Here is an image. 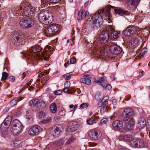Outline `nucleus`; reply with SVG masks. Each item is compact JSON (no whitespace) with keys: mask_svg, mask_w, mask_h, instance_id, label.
I'll use <instances>...</instances> for the list:
<instances>
[{"mask_svg":"<svg viewBox=\"0 0 150 150\" xmlns=\"http://www.w3.org/2000/svg\"><path fill=\"white\" fill-rule=\"evenodd\" d=\"M29 16L30 17L32 16L34 17L35 12V8L30 6V7L29 8Z\"/></svg>","mask_w":150,"mask_h":150,"instance_id":"c756f323","label":"nucleus"},{"mask_svg":"<svg viewBox=\"0 0 150 150\" xmlns=\"http://www.w3.org/2000/svg\"><path fill=\"white\" fill-rule=\"evenodd\" d=\"M50 110L51 112L52 113H55L57 110V105L54 103H52L50 107Z\"/></svg>","mask_w":150,"mask_h":150,"instance_id":"cd10ccee","label":"nucleus"},{"mask_svg":"<svg viewBox=\"0 0 150 150\" xmlns=\"http://www.w3.org/2000/svg\"><path fill=\"white\" fill-rule=\"evenodd\" d=\"M105 78L106 77L105 76H103L101 78H99L98 79L100 83L101 82H103V81L105 79Z\"/></svg>","mask_w":150,"mask_h":150,"instance_id":"13d9d810","label":"nucleus"},{"mask_svg":"<svg viewBox=\"0 0 150 150\" xmlns=\"http://www.w3.org/2000/svg\"><path fill=\"white\" fill-rule=\"evenodd\" d=\"M76 62V59L74 57H73L70 59V63L71 64H74Z\"/></svg>","mask_w":150,"mask_h":150,"instance_id":"864d4df0","label":"nucleus"},{"mask_svg":"<svg viewBox=\"0 0 150 150\" xmlns=\"http://www.w3.org/2000/svg\"><path fill=\"white\" fill-rule=\"evenodd\" d=\"M80 81L81 82L84 83L87 85H89L91 83V80L87 78L83 77L80 80Z\"/></svg>","mask_w":150,"mask_h":150,"instance_id":"c85d7f7f","label":"nucleus"},{"mask_svg":"<svg viewBox=\"0 0 150 150\" xmlns=\"http://www.w3.org/2000/svg\"><path fill=\"white\" fill-rule=\"evenodd\" d=\"M110 49L112 53L116 54L120 53L122 51V48L118 46L116 43H111Z\"/></svg>","mask_w":150,"mask_h":150,"instance_id":"6e6552de","label":"nucleus"},{"mask_svg":"<svg viewBox=\"0 0 150 150\" xmlns=\"http://www.w3.org/2000/svg\"><path fill=\"white\" fill-rule=\"evenodd\" d=\"M138 44L139 42L136 39L132 38L129 42V45L130 47L134 48L136 47Z\"/></svg>","mask_w":150,"mask_h":150,"instance_id":"5701e85b","label":"nucleus"},{"mask_svg":"<svg viewBox=\"0 0 150 150\" xmlns=\"http://www.w3.org/2000/svg\"><path fill=\"white\" fill-rule=\"evenodd\" d=\"M89 14V13L87 11L82 9L80 10L78 13V16L81 19L84 18L87 16Z\"/></svg>","mask_w":150,"mask_h":150,"instance_id":"b1692460","label":"nucleus"},{"mask_svg":"<svg viewBox=\"0 0 150 150\" xmlns=\"http://www.w3.org/2000/svg\"><path fill=\"white\" fill-rule=\"evenodd\" d=\"M147 49L146 48L144 47L143 49L141 51V52L140 53V54L143 55L145 54L147 52Z\"/></svg>","mask_w":150,"mask_h":150,"instance_id":"49530a36","label":"nucleus"},{"mask_svg":"<svg viewBox=\"0 0 150 150\" xmlns=\"http://www.w3.org/2000/svg\"><path fill=\"white\" fill-rule=\"evenodd\" d=\"M40 51V47L38 45H35L29 49V52H30L35 53L34 54V57L35 56L37 59L38 60L44 59L45 60H47L49 57V55L47 54V53L46 52H42L40 54L38 53Z\"/></svg>","mask_w":150,"mask_h":150,"instance_id":"7ed1b4c3","label":"nucleus"},{"mask_svg":"<svg viewBox=\"0 0 150 150\" xmlns=\"http://www.w3.org/2000/svg\"><path fill=\"white\" fill-rule=\"evenodd\" d=\"M140 1V0H128L127 2L128 6L130 9L131 8H134Z\"/></svg>","mask_w":150,"mask_h":150,"instance_id":"a211bd4d","label":"nucleus"},{"mask_svg":"<svg viewBox=\"0 0 150 150\" xmlns=\"http://www.w3.org/2000/svg\"><path fill=\"white\" fill-rule=\"evenodd\" d=\"M109 99V97L108 96H105L102 100V102H103V103L105 104V102H108L107 101Z\"/></svg>","mask_w":150,"mask_h":150,"instance_id":"6e6d98bb","label":"nucleus"},{"mask_svg":"<svg viewBox=\"0 0 150 150\" xmlns=\"http://www.w3.org/2000/svg\"><path fill=\"white\" fill-rule=\"evenodd\" d=\"M136 31V29L132 26H130L123 31L124 35L127 36H131Z\"/></svg>","mask_w":150,"mask_h":150,"instance_id":"9b49d317","label":"nucleus"},{"mask_svg":"<svg viewBox=\"0 0 150 150\" xmlns=\"http://www.w3.org/2000/svg\"><path fill=\"white\" fill-rule=\"evenodd\" d=\"M28 18H24L22 19L19 22L20 27L23 29L28 28Z\"/></svg>","mask_w":150,"mask_h":150,"instance_id":"f3484780","label":"nucleus"},{"mask_svg":"<svg viewBox=\"0 0 150 150\" xmlns=\"http://www.w3.org/2000/svg\"><path fill=\"white\" fill-rule=\"evenodd\" d=\"M105 88H106L108 90H110L112 88V87L110 84H107L106 85Z\"/></svg>","mask_w":150,"mask_h":150,"instance_id":"052dcab7","label":"nucleus"},{"mask_svg":"<svg viewBox=\"0 0 150 150\" xmlns=\"http://www.w3.org/2000/svg\"><path fill=\"white\" fill-rule=\"evenodd\" d=\"M122 114L123 119H129L131 118L130 117L133 116V112L130 109H126L123 110Z\"/></svg>","mask_w":150,"mask_h":150,"instance_id":"f8f14e48","label":"nucleus"},{"mask_svg":"<svg viewBox=\"0 0 150 150\" xmlns=\"http://www.w3.org/2000/svg\"><path fill=\"white\" fill-rule=\"evenodd\" d=\"M18 142V141L17 140H15L13 141V144H11V146H12V147H16L17 146L18 143L17 142Z\"/></svg>","mask_w":150,"mask_h":150,"instance_id":"8fccbe9b","label":"nucleus"},{"mask_svg":"<svg viewBox=\"0 0 150 150\" xmlns=\"http://www.w3.org/2000/svg\"><path fill=\"white\" fill-rule=\"evenodd\" d=\"M103 102H102V100L101 102L98 103V105L99 107H102V105H103Z\"/></svg>","mask_w":150,"mask_h":150,"instance_id":"0e129e2a","label":"nucleus"},{"mask_svg":"<svg viewBox=\"0 0 150 150\" xmlns=\"http://www.w3.org/2000/svg\"><path fill=\"white\" fill-rule=\"evenodd\" d=\"M39 117L40 118H44L45 116V114L43 112H40L39 113Z\"/></svg>","mask_w":150,"mask_h":150,"instance_id":"a18cd8bd","label":"nucleus"},{"mask_svg":"<svg viewBox=\"0 0 150 150\" xmlns=\"http://www.w3.org/2000/svg\"><path fill=\"white\" fill-rule=\"evenodd\" d=\"M38 19L41 23L45 25L51 23L54 20L53 14L48 10L44 9L39 13Z\"/></svg>","mask_w":150,"mask_h":150,"instance_id":"f03ea898","label":"nucleus"},{"mask_svg":"<svg viewBox=\"0 0 150 150\" xmlns=\"http://www.w3.org/2000/svg\"><path fill=\"white\" fill-rule=\"evenodd\" d=\"M109 32L107 30L100 32V41L102 44L106 43L109 38Z\"/></svg>","mask_w":150,"mask_h":150,"instance_id":"39448f33","label":"nucleus"},{"mask_svg":"<svg viewBox=\"0 0 150 150\" xmlns=\"http://www.w3.org/2000/svg\"><path fill=\"white\" fill-rule=\"evenodd\" d=\"M24 35L21 33L19 32L16 31H14L12 34V39L11 40L12 43L14 44L17 41L21 40V39H24Z\"/></svg>","mask_w":150,"mask_h":150,"instance_id":"0eeeda50","label":"nucleus"},{"mask_svg":"<svg viewBox=\"0 0 150 150\" xmlns=\"http://www.w3.org/2000/svg\"><path fill=\"white\" fill-rule=\"evenodd\" d=\"M75 138L74 137L70 138L66 143V144H69L75 140Z\"/></svg>","mask_w":150,"mask_h":150,"instance_id":"79ce46f5","label":"nucleus"},{"mask_svg":"<svg viewBox=\"0 0 150 150\" xmlns=\"http://www.w3.org/2000/svg\"><path fill=\"white\" fill-rule=\"evenodd\" d=\"M125 124L124 129L125 130H129L132 129L134 125V122L131 118L129 119H123Z\"/></svg>","mask_w":150,"mask_h":150,"instance_id":"1a4fd4ad","label":"nucleus"},{"mask_svg":"<svg viewBox=\"0 0 150 150\" xmlns=\"http://www.w3.org/2000/svg\"><path fill=\"white\" fill-rule=\"evenodd\" d=\"M112 126L115 129L119 130L123 127L122 122L120 120L115 121L112 123Z\"/></svg>","mask_w":150,"mask_h":150,"instance_id":"4be33fe9","label":"nucleus"},{"mask_svg":"<svg viewBox=\"0 0 150 150\" xmlns=\"http://www.w3.org/2000/svg\"><path fill=\"white\" fill-rule=\"evenodd\" d=\"M72 75L71 73H70L64 75L62 76L65 78V80H68L71 79Z\"/></svg>","mask_w":150,"mask_h":150,"instance_id":"f704fd0d","label":"nucleus"},{"mask_svg":"<svg viewBox=\"0 0 150 150\" xmlns=\"http://www.w3.org/2000/svg\"><path fill=\"white\" fill-rule=\"evenodd\" d=\"M108 119L105 118L102 119L100 120V123L101 124H106V123L108 122Z\"/></svg>","mask_w":150,"mask_h":150,"instance_id":"603ef678","label":"nucleus"},{"mask_svg":"<svg viewBox=\"0 0 150 150\" xmlns=\"http://www.w3.org/2000/svg\"><path fill=\"white\" fill-rule=\"evenodd\" d=\"M146 120L143 117L140 118L138 121L137 125V128L139 130L144 128L145 126Z\"/></svg>","mask_w":150,"mask_h":150,"instance_id":"6ab92c4d","label":"nucleus"},{"mask_svg":"<svg viewBox=\"0 0 150 150\" xmlns=\"http://www.w3.org/2000/svg\"><path fill=\"white\" fill-rule=\"evenodd\" d=\"M40 127L38 126H34L29 130V134L30 135H35L38 134L40 130Z\"/></svg>","mask_w":150,"mask_h":150,"instance_id":"dca6fc26","label":"nucleus"},{"mask_svg":"<svg viewBox=\"0 0 150 150\" xmlns=\"http://www.w3.org/2000/svg\"><path fill=\"white\" fill-rule=\"evenodd\" d=\"M64 142L63 139H59L56 141L55 143L58 146H61L64 143Z\"/></svg>","mask_w":150,"mask_h":150,"instance_id":"e433bc0d","label":"nucleus"},{"mask_svg":"<svg viewBox=\"0 0 150 150\" xmlns=\"http://www.w3.org/2000/svg\"><path fill=\"white\" fill-rule=\"evenodd\" d=\"M66 114L65 111L64 110H62L59 112V115L61 116L64 115Z\"/></svg>","mask_w":150,"mask_h":150,"instance_id":"4d7b16f0","label":"nucleus"},{"mask_svg":"<svg viewBox=\"0 0 150 150\" xmlns=\"http://www.w3.org/2000/svg\"><path fill=\"white\" fill-rule=\"evenodd\" d=\"M20 100L19 98L17 97L14 98L10 102V104L12 106H15L17 103L18 102L20 101Z\"/></svg>","mask_w":150,"mask_h":150,"instance_id":"72a5a7b5","label":"nucleus"},{"mask_svg":"<svg viewBox=\"0 0 150 150\" xmlns=\"http://www.w3.org/2000/svg\"><path fill=\"white\" fill-rule=\"evenodd\" d=\"M22 126L21 123L17 119L14 120L11 124V131L14 135L20 133L21 131Z\"/></svg>","mask_w":150,"mask_h":150,"instance_id":"20e7f679","label":"nucleus"},{"mask_svg":"<svg viewBox=\"0 0 150 150\" xmlns=\"http://www.w3.org/2000/svg\"><path fill=\"white\" fill-rule=\"evenodd\" d=\"M53 32V33L54 35L58 32L59 28L57 25L56 24H53L48 27Z\"/></svg>","mask_w":150,"mask_h":150,"instance_id":"bb28decb","label":"nucleus"},{"mask_svg":"<svg viewBox=\"0 0 150 150\" xmlns=\"http://www.w3.org/2000/svg\"><path fill=\"white\" fill-rule=\"evenodd\" d=\"M101 136L100 131L97 129L91 130L89 133V137L91 139L93 140H97Z\"/></svg>","mask_w":150,"mask_h":150,"instance_id":"423d86ee","label":"nucleus"},{"mask_svg":"<svg viewBox=\"0 0 150 150\" xmlns=\"http://www.w3.org/2000/svg\"><path fill=\"white\" fill-rule=\"evenodd\" d=\"M61 125H58L57 126H54L52 128V134L54 137H58L61 134L62 132L61 128Z\"/></svg>","mask_w":150,"mask_h":150,"instance_id":"ddd939ff","label":"nucleus"},{"mask_svg":"<svg viewBox=\"0 0 150 150\" xmlns=\"http://www.w3.org/2000/svg\"><path fill=\"white\" fill-rule=\"evenodd\" d=\"M147 123L148 124V125L147 126L146 128L148 132H149L150 138V116L148 117L147 120Z\"/></svg>","mask_w":150,"mask_h":150,"instance_id":"c9c22d12","label":"nucleus"},{"mask_svg":"<svg viewBox=\"0 0 150 150\" xmlns=\"http://www.w3.org/2000/svg\"><path fill=\"white\" fill-rule=\"evenodd\" d=\"M50 120L51 119L50 118H47L46 119H44L42 120L40 122L42 124H45L49 122L50 121Z\"/></svg>","mask_w":150,"mask_h":150,"instance_id":"c03bdc74","label":"nucleus"},{"mask_svg":"<svg viewBox=\"0 0 150 150\" xmlns=\"http://www.w3.org/2000/svg\"><path fill=\"white\" fill-rule=\"evenodd\" d=\"M89 105V104L87 103H82L80 106V108L81 109H84L88 107Z\"/></svg>","mask_w":150,"mask_h":150,"instance_id":"a19ab883","label":"nucleus"},{"mask_svg":"<svg viewBox=\"0 0 150 150\" xmlns=\"http://www.w3.org/2000/svg\"><path fill=\"white\" fill-rule=\"evenodd\" d=\"M117 100L116 99H113L112 100V104L115 105H116L117 104Z\"/></svg>","mask_w":150,"mask_h":150,"instance_id":"e2e57ef3","label":"nucleus"},{"mask_svg":"<svg viewBox=\"0 0 150 150\" xmlns=\"http://www.w3.org/2000/svg\"><path fill=\"white\" fill-rule=\"evenodd\" d=\"M97 52L98 54L101 56L103 58H107V56H106L107 55L105 54L106 52H105V50L102 47L99 48L98 49Z\"/></svg>","mask_w":150,"mask_h":150,"instance_id":"393cba45","label":"nucleus"},{"mask_svg":"<svg viewBox=\"0 0 150 150\" xmlns=\"http://www.w3.org/2000/svg\"><path fill=\"white\" fill-rule=\"evenodd\" d=\"M70 86V82L68 81H66L64 83V87L66 88H69Z\"/></svg>","mask_w":150,"mask_h":150,"instance_id":"de8ad7c7","label":"nucleus"},{"mask_svg":"<svg viewBox=\"0 0 150 150\" xmlns=\"http://www.w3.org/2000/svg\"><path fill=\"white\" fill-rule=\"evenodd\" d=\"M8 76V74L7 73L5 72H3L2 73V77L1 80H6Z\"/></svg>","mask_w":150,"mask_h":150,"instance_id":"58836bf2","label":"nucleus"},{"mask_svg":"<svg viewBox=\"0 0 150 150\" xmlns=\"http://www.w3.org/2000/svg\"><path fill=\"white\" fill-rule=\"evenodd\" d=\"M141 74H140L139 75V76H138V79L141 78L143 75V71H141Z\"/></svg>","mask_w":150,"mask_h":150,"instance_id":"774afa93","label":"nucleus"},{"mask_svg":"<svg viewBox=\"0 0 150 150\" xmlns=\"http://www.w3.org/2000/svg\"><path fill=\"white\" fill-rule=\"evenodd\" d=\"M94 120L93 118H91L87 121V123L89 125H92L94 123Z\"/></svg>","mask_w":150,"mask_h":150,"instance_id":"37998d69","label":"nucleus"},{"mask_svg":"<svg viewBox=\"0 0 150 150\" xmlns=\"http://www.w3.org/2000/svg\"><path fill=\"white\" fill-rule=\"evenodd\" d=\"M21 113V110H18L17 111L16 113V114L17 116L19 115Z\"/></svg>","mask_w":150,"mask_h":150,"instance_id":"69168bd1","label":"nucleus"},{"mask_svg":"<svg viewBox=\"0 0 150 150\" xmlns=\"http://www.w3.org/2000/svg\"><path fill=\"white\" fill-rule=\"evenodd\" d=\"M110 38L112 40H116L120 36V32L111 29Z\"/></svg>","mask_w":150,"mask_h":150,"instance_id":"aec40b11","label":"nucleus"},{"mask_svg":"<svg viewBox=\"0 0 150 150\" xmlns=\"http://www.w3.org/2000/svg\"><path fill=\"white\" fill-rule=\"evenodd\" d=\"M120 139L122 140L130 142L134 139V137L132 135L129 134H125L120 136Z\"/></svg>","mask_w":150,"mask_h":150,"instance_id":"412c9836","label":"nucleus"},{"mask_svg":"<svg viewBox=\"0 0 150 150\" xmlns=\"http://www.w3.org/2000/svg\"><path fill=\"white\" fill-rule=\"evenodd\" d=\"M64 91L65 93H69L70 91V90L69 88H66L64 87Z\"/></svg>","mask_w":150,"mask_h":150,"instance_id":"bf43d9fd","label":"nucleus"},{"mask_svg":"<svg viewBox=\"0 0 150 150\" xmlns=\"http://www.w3.org/2000/svg\"><path fill=\"white\" fill-rule=\"evenodd\" d=\"M34 17L32 16L30 17L29 16V28L32 27L34 25L35 22Z\"/></svg>","mask_w":150,"mask_h":150,"instance_id":"7c9ffc66","label":"nucleus"},{"mask_svg":"<svg viewBox=\"0 0 150 150\" xmlns=\"http://www.w3.org/2000/svg\"><path fill=\"white\" fill-rule=\"evenodd\" d=\"M10 122H7L6 121H5V120H4V122L2 124L1 126H5V127L6 128H8V127L10 126Z\"/></svg>","mask_w":150,"mask_h":150,"instance_id":"ea45409f","label":"nucleus"},{"mask_svg":"<svg viewBox=\"0 0 150 150\" xmlns=\"http://www.w3.org/2000/svg\"><path fill=\"white\" fill-rule=\"evenodd\" d=\"M9 81L11 82H13L15 80V77L13 76H10L8 78Z\"/></svg>","mask_w":150,"mask_h":150,"instance_id":"3c124183","label":"nucleus"},{"mask_svg":"<svg viewBox=\"0 0 150 150\" xmlns=\"http://www.w3.org/2000/svg\"><path fill=\"white\" fill-rule=\"evenodd\" d=\"M79 128V126L76 122H71L68 124L67 131L70 132H73L78 130Z\"/></svg>","mask_w":150,"mask_h":150,"instance_id":"9d476101","label":"nucleus"},{"mask_svg":"<svg viewBox=\"0 0 150 150\" xmlns=\"http://www.w3.org/2000/svg\"><path fill=\"white\" fill-rule=\"evenodd\" d=\"M110 8L107 7L104 9L99 10L98 12L94 14L89 18L88 21L90 25L94 28H98L102 24L103 19L101 15H105L109 17L110 15Z\"/></svg>","mask_w":150,"mask_h":150,"instance_id":"f257e3e1","label":"nucleus"},{"mask_svg":"<svg viewBox=\"0 0 150 150\" xmlns=\"http://www.w3.org/2000/svg\"><path fill=\"white\" fill-rule=\"evenodd\" d=\"M108 105V102H105V103L103 104L100 109V113L101 114H103L105 112L107 109V106Z\"/></svg>","mask_w":150,"mask_h":150,"instance_id":"2f4dec72","label":"nucleus"},{"mask_svg":"<svg viewBox=\"0 0 150 150\" xmlns=\"http://www.w3.org/2000/svg\"><path fill=\"white\" fill-rule=\"evenodd\" d=\"M101 83V86H102L104 88H105L106 85V84L105 83H104L103 82H101V83Z\"/></svg>","mask_w":150,"mask_h":150,"instance_id":"338daca9","label":"nucleus"},{"mask_svg":"<svg viewBox=\"0 0 150 150\" xmlns=\"http://www.w3.org/2000/svg\"><path fill=\"white\" fill-rule=\"evenodd\" d=\"M114 11L115 13L118 14L125 13L124 11L121 9H115Z\"/></svg>","mask_w":150,"mask_h":150,"instance_id":"4c0bfd02","label":"nucleus"},{"mask_svg":"<svg viewBox=\"0 0 150 150\" xmlns=\"http://www.w3.org/2000/svg\"><path fill=\"white\" fill-rule=\"evenodd\" d=\"M131 144L134 147L142 148L144 146V143L143 140L139 139L134 141Z\"/></svg>","mask_w":150,"mask_h":150,"instance_id":"2eb2a0df","label":"nucleus"},{"mask_svg":"<svg viewBox=\"0 0 150 150\" xmlns=\"http://www.w3.org/2000/svg\"><path fill=\"white\" fill-rule=\"evenodd\" d=\"M62 91L61 90H58L54 91V93L55 95H61L62 93Z\"/></svg>","mask_w":150,"mask_h":150,"instance_id":"09e8293b","label":"nucleus"},{"mask_svg":"<svg viewBox=\"0 0 150 150\" xmlns=\"http://www.w3.org/2000/svg\"><path fill=\"white\" fill-rule=\"evenodd\" d=\"M95 98L97 100H99L101 99L100 97H99V95L97 93L96 94Z\"/></svg>","mask_w":150,"mask_h":150,"instance_id":"680f3d73","label":"nucleus"},{"mask_svg":"<svg viewBox=\"0 0 150 150\" xmlns=\"http://www.w3.org/2000/svg\"><path fill=\"white\" fill-rule=\"evenodd\" d=\"M12 120L11 117V116H8L7 117H6L4 120L5 121H6L7 122H10L11 123V121Z\"/></svg>","mask_w":150,"mask_h":150,"instance_id":"5fc2aeb1","label":"nucleus"},{"mask_svg":"<svg viewBox=\"0 0 150 150\" xmlns=\"http://www.w3.org/2000/svg\"><path fill=\"white\" fill-rule=\"evenodd\" d=\"M44 33L45 35L47 37H51L54 35L53 33V32L48 27H45L44 31Z\"/></svg>","mask_w":150,"mask_h":150,"instance_id":"a878e982","label":"nucleus"},{"mask_svg":"<svg viewBox=\"0 0 150 150\" xmlns=\"http://www.w3.org/2000/svg\"><path fill=\"white\" fill-rule=\"evenodd\" d=\"M39 101L38 99H33L30 101L29 105L31 106H35L37 105Z\"/></svg>","mask_w":150,"mask_h":150,"instance_id":"473e14b6","label":"nucleus"},{"mask_svg":"<svg viewBox=\"0 0 150 150\" xmlns=\"http://www.w3.org/2000/svg\"><path fill=\"white\" fill-rule=\"evenodd\" d=\"M60 0H41V8L47 7L48 4L56 3Z\"/></svg>","mask_w":150,"mask_h":150,"instance_id":"4468645a","label":"nucleus"}]
</instances>
